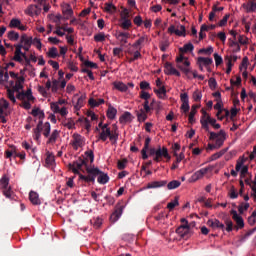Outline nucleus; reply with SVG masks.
<instances>
[{
  "mask_svg": "<svg viewBox=\"0 0 256 256\" xmlns=\"http://www.w3.org/2000/svg\"><path fill=\"white\" fill-rule=\"evenodd\" d=\"M88 175H80V181L84 183H94L96 177L100 185H107L109 183V175L101 171L99 168L93 167L92 169H87Z\"/></svg>",
  "mask_w": 256,
  "mask_h": 256,
  "instance_id": "f257e3e1",
  "label": "nucleus"
},
{
  "mask_svg": "<svg viewBox=\"0 0 256 256\" xmlns=\"http://www.w3.org/2000/svg\"><path fill=\"white\" fill-rule=\"evenodd\" d=\"M88 162H89V160L87 158L79 157L73 163L68 164V167H69L70 171H72L74 173V175H78L79 179L81 180V175H83V174H81V172H79V171H82L83 173H85V170H86V173H87V169H93V168L89 167ZM83 167L85 168V170L83 169Z\"/></svg>",
  "mask_w": 256,
  "mask_h": 256,
  "instance_id": "f03ea898",
  "label": "nucleus"
},
{
  "mask_svg": "<svg viewBox=\"0 0 256 256\" xmlns=\"http://www.w3.org/2000/svg\"><path fill=\"white\" fill-rule=\"evenodd\" d=\"M110 139L112 145H117V141L119 140V132L117 125H113V129H102L99 135L100 141H107V139Z\"/></svg>",
  "mask_w": 256,
  "mask_h": 256,
  "instance_id": "7ed1b4c3",
  "label": "nucleus"
},
{
  "mask_svg": "<svg viewBox=\"0 0 256 256\" xmlns=\"http://www.w3.org/2000/svg\"><path fill=\"white\" fill-rule=\"evenodd\" d=\"M0 189H2L3 195L7 199H15V193L11 190V186H9V178L5 175L0 179Z\"/></svg>",
  "mask_w": 256,
  "mask_h": 256,
  "instance_id": "20e7f679",
  "label": "nucleus"
},
{
  "mask_svg": "<svg viewBox=\"0 0 256 256\" xmlns=\"http://www.w3.org/2000/svg\"><path fill=\"white\" fill-rule=\"evenodd\" d=\"M176 63H177L176 67L180 69V71H182L186 75L188 73H191V69H189V67L191 66V62H189V60L187 59L185 60V57L183 56V54H180V56L176 58Z\"/></svg>",
  "mask_w": 256,
  "mask_h": 256,
  "instance_id": "39448f33",
  "label": "nucleus"
},
{
  "mask_svg": "<svg viewBox=\"0 0 256 256\" xmlns=\"http://www.w3.org/2000/svg\"><path fill=\"white\" fill-rule=\"evenodd\" d=\"M153 111V107L151 105L143 106L139 111L136 112V117L139 123H145L147 121V115Z\"/></svg>",
  "mask_w": 256,
  "mask_h": 256,
  "instance_id": "423d86ee",
  "label": "nucleus"
},
{
  "mask_svg": "<svg viewBox=\"0 0 256 256\" xmlns=\"http://www.w3.org/2000/svg\"><path fill=\"white\" fill-rule=\"evenodd\" d=\"M168 33L170 35H177L178 37H185L187 35L185 26L183 25L180 26V29H176L175 25H170V27L168 28Z\"/></svg>",
  "mask_w": 256,
  "mask_h": 256,
  "instance_id": "0eeeda50",
  "label": "nucleus"
},
{
  "mask_svg": "<svg viewBox=\"0 0 256 256\" xmlns=\"http://www.w3.org/2000/svg\"><path fill=\"white\" fill-rule=\"evenodd\" d=\"M123 209H125L123 205L116 206L115 211L110 216L111 223H117V221H119L120 217L123 215Z\"/></svg>",
  "mask_w": 256,
  "mask_h": 256,
  "instance_id": "6e6552de",
  "label": "nucleus"
},
{
  "mask_svg": "<svg viewBox=\"0 0 256 256\" xmlns=\"http://www.w3.org/2000/svg\"><path fill=\"white\" fill-rule=\"evenodd\" d=\"M200 123L202 125V129L209 133V125L213 127L217 123V120L215 118H211V116H207L206 119H200Z\"/></svg>",
  "mask_w": 256,
  "mask_h": 256,
  "instance_id": "1a4fd4ad",
  "label": "nucleus"
},
{
  "mask_svg": "<svg viewBox=\"0 0 256 256\" xmlns=\"http://www.w3.org/2000/svg\"><path fill=\"white\" fill-rule=\"evenodd\" d=\"M164 72L166 75H175L176 77H181V72L177 69H175V67H173V64H171V62H166L164 65Z\"/></svg>",
  "mask_w": 256,
  "mask_h": 256,
  "instance_id": "9d476101",
  "label": "nucleus"
},
{
  "mask_svg": "<svg viewBox=\"0 0 256 256\" xmlns=\"http://www.w3.org/2000/svg\"><path fill=\"white\" fill-rule=\"evenodd\" d=\"M180 99L182 102L181 110L183 113H189V109H191L189 106V95L187 93H183L180 95Z\"/></svg>",
  "mask_w": 256,
  "mask_h": 256,
  "instance_id": "9b49d317",
  "label": "nucleus"
},
{
  "mask_svg": "<svg viewBox=\"0 0 256 256\" xmlns=\"http://www.w3.org/2000/svg\"><path fill=\"white\" fill-rule=\"evenodd\" d=\"M167 151V147L161 148V146H158V148L156 149V156H154L153 161L159 163V161H161L163 157H167Z\"/></svg>",
  "mask_w": 256,
  "mask_h": 256,
  "instance_id": "f8f14e48",
  "label": "nucleus"
},
{
  "mask_svg": "<svg viewBox=\"0 0 256 256\" xmlns=\"http://www.w3.org/2000/svg\"><path fill=\"white\" fill-rule=\"evenodd\" d=\"M85 145V140H83V136L79 134H74L73 135V141H72V147L77 151L79 147H83Z\"/></svg>",
  "mask_w": 256,
  "mask_h": 256,
  "instance_id": "ddd939ff",
  "label": "nucleus"
},
{
  "mask_svg": "<svg viewBox=\"0 0 256 256\" xmlns=\"http://www.w3.org/2000/svg\"><path fill=\"white\" fill-rule=\"evenodd\" d=\"M232 219L236 222L238 229H243L245 227V222L243 217H241L235 210H231Z\"/></svg>",
  "mask_w": 256,
  "mask_h": 256,
  "instance_id": "4468645a",
  "label": "nucleus"
},
{
  "mask_svg": "<svg viewBox=\"0 0 256 256\" xmlns=\"http://www.w3.org/2000/svg\"><path fill=\"white\" fill-rule=\"evenodd\" d=\"M208 227H211L212 229H221L222 231H225V224L221 223L218 219H210L207 221Z\"/></svg>",
  "mask_w": 256,
  "mask_h": 256,
  "instance_id": "2eb2a0df",
  "label": "nucleus"
},
{
  "mask_svg": "<svg viewBox=\"0 0 256 256\" xmlns=\"http://www.w3.org/2000/svg\"><path fill=\"white\" fill-rule=\"evenodd\" d=\"M176 233L180 235L182 239H187V237H189V225H180L176 229Z\"/></svg>",
  "mask_w": 256,
  "mask_h": 256,
  "instance_id": "dca6fc26",
  "label": "nucleus"
},
{
  "mask_svg": "<svg viewBox=\"0 0 256 256\" xmlns=\"http://www.w3.org/2000/svg\"><path fill=\"white\" fill-rule=\"evenodd\" d=\"M131 121H133L131 112L126 111L119 118V123H121V125H127V123H131Z\"/></svg>",
  "mask_w": 256,
  "mask_h": 256,
  "instance_id": "f3484780",
  "label": "nucleus"
},
{
  "mask_svg": "<svg viewBox=\"0 0 256 256\" xmlns=\"http://www.w3.org/2000/svg\"><path fill=\"white\" fill-rule=\"evenodd\" d=\"M209 168H202L198 171H196L192 176H191V180L195 183V181H199V179H202V177L204 175H206V173H208Z\"/></svg>",
  "mask_w": 256,
  "mask_h": 256,
  "instance_id": "a211bd4d",
  "label": "nucleus"
},
{
  "mask_svg": "<svg viewBox=\"0 0 256 256\" xmlns=\"http://www.w3.org/2000/svg\"><path fill=\"white\" fill-rule=\"evenodd\" d=\"M167 180L153 181L147 184V189H159V187H165Z\"/></svg>",
  "mask_w": 256,
  "mask_h": 256,
  "instance_id": "6ab92c4d",
  "label": "nucleus"
},
{
  "mask_svg": "<svg viewBox=\"0 0 256 256\" xmlns=\"http://www.w3.org/2000/svg\"><path fill=\"white\" fill-rule=\"evenodd\" d=\"M129 37H131L129 32H119L116 35V39H118V41H120L121 45L127 44V40L129 39Z\"/></svg>",
  "mask_w": 256,
  "mask_h": 256,
  "instance_id": "aec40b11",
  "label": "nucleus"
},
{
  "mask_svg": "<svg viewBox=\"0 0 256 256\" xmlns=\"http://www.w3.org/2000/svg\"><path fill=\"white\" fill-rule=\"evenodd\" d=\"M25 83V77L20 76L17 80L16 83L13 86L14 91L16 93H19V91H23V84Z\"/></svg>",
  "mask_w": 256,
  "mask_h": 256,
  "instance_id": "412c9836",
  "label": "nucleus"
},
{
  "mask_svg": "<svg viewBox=\"0 0 256 256\" xmlns=\"http://www.w3.org/2000/svg\"><path fill=\"white\" fill-rule=\"evenodd\" d=\"M29 199L32 205H41V199H39V194L35 191L29 193Z\"/></svg>",
  "mask_w": 256,
  "mask_h": 256,
  "instance_id": "4be33fe9",
  "label": "nucleus"
},
{
  "mask_svg": "<svg viewBox=\"0 0 256 256\" xmlns=\"http://www.w3.org/2000/svg\"><path fill=\"white\" fill-rule=\"evenodd\" d=\"M219 135L216 139L215 145L217 149H220V147H223V143H225V130H220Z\"/></svg>",
  "mask_w": 256,
  "mask_h": 256,
  "instance_id": "5701e85b",
  "label": "nucleus"
},
{
  "mask_svg": "<svg viewBox=\"0 0 256 256\" xmlns=\"http://www.w3.org/2000/svg\"><path fill=\"white\" fill-rule=\"evenodd\" d=\"M197 109H199V105H195V104L192 105L191 111L188 116V121H189V123H191V125H193V123H195V115H197Z\"/></svg>",
  "mask_w": 256,
  "mask_h": 256,
  "instance_id": "b1692460",
  "label": "nucleus"
},
{
  "mask_svg": "<svg viewBox=\"0 0 256 256\" xmlns=\"http://www.w3.org/2000/svg\"><path fill=\"white\" fill-rule=\"evenodd\" d=\"M154 93L159 99H167V89L165 86H162L159 89H154Z\"/></svg>",
  "mask_w": 256,
  "mask_h": 256,
  "instance_id": "393cba45",
  "label": "nucleus"
},
{
  "mask_svg": "<svg viewBox=\"0 0 256 256\" xmlns=\"http://www.w3.org/2000/svg\"><path fill=\"white\" fill-rule=\"evenodd\" d=\"M114 89H117V91H120L121 93H127V86L125 83L121 81H115L113 82Z\"/></svg>",
  "mask_w": 256,
  "mask_h": 256,
  "instance_id": "a878e982",
  "label": "nucleus"
},
{
  "mask_svg": "<svg viewBox=\"0 0 256 256\" xmlns=\"http://www.w3.org/2000/svg\"><path fill=\"white\" fill-rule=\"evenodd\" d=\"M129 55H133L132 57L129 58V63H133L134 61H137L138 59H141V50H136L135 52L128 50Z\"/></svg>",
  "mask_w": 256,
  "mask_h": 256,
  "instance_id": "bb28decb",
  "label": "nucleus"
},
{
  "mask_svg": "<svg viewBox=\"0 0 256 256\" xmlns=\"http://www.w3.org/2000/svg\"><path fill=\"white\" fill-rule=\"evenodd\" d=\"M85 99H87V96L85 94L81 95L78 99L77 102L74 104V109L76 111H79L83 105H85Z\"/></svg>",
  "mask_w": 256,
  "mask_h": 256,
  "instance_id": "cd10ccee",
  "label": "nucleus"
},
{
  "mask_svg": "<svg viewBox=\"0 0 256 256\" xmlns=\"http://www.w3.org/2000/svg\"><path fill=\"white\" fill-rule=\"evenodd\" d=\"M20 45H33V37H28L27 34H23L20 38Z\"/></svg>",
  "mask_w": 256,
  "mask_h": 256,
  "instance_id": "c85d7f7f",
  "label": "nucleus"
},
{
  "mask_svg": "<svg viewBox=\"0 0 256 256\" xmlns=\"http://www.w3.org/2000/svg\"><path fill=\"white\" fill-rule=\"evenodd\" d=\"M104 11L106 13H116L117 12V6L113 5L112 2H107L105 3V8H104Z\"/></svg>",
  "mask_w": 256,
  "mask_h": 256,
  "instance_id": "c756f323",
  "label": "nucleus"
},
{
  "mask_svg": "<svg viewBox=\"0 0 256 256\" xmlns=\"http://www.w3.org/2000/svg\"><path fill=\"white\" fill-rule=\"evenodd\" d=\"M106 115L111 121H113V119L117 117V110L115 107L109 106Z\"/></svg>",
  "mask_w": 256,
  "mask_h": 256,
  "instance_id": "7c9ffc66",
  "label": "nucleus"
},
{
  "mask_svg": "<svg viewBox=\"0 0 256 256\" xmlns=\"http://www.w3.org/2000/svg\"><path fill=\"white\" fill-rule=\"evenodd\" d=\"M57 139H59V130H53L47 141V144H54L56 143Z\"/></svg>",
  "mask_w": 256,
  "mask_h": 256,
  "instance_id": "2f4dec72",
  "label": "nucleus"
},
{
  "mask_svg": "<svg viewBox=\"0 0 256 256\" xmlns=\"http://www.w3.org/2000/svg\"><path fill=\"white\" fill-rule=\"evenodd\" d=\"M198 63H201L204 67H209V65H212L213 63V58L199 57Z\"/></svg>",
  "mask_w": 256,
  "mask_h": 256,
  "instance_id": "473e14b6",
  "label": "nucleus"
},
{
  "mask_svg": "<svg viewBox=\"0 0 256 256\" xmlns=\"http://www.w3.org/2000/svg\"><path fill=\"white\" fill-rule=\"evenodd\" d=\"M195 49V46H193L192 43L185 44L182 48H179L180 53H189Z\"/></svg>",
  "mask_w": 256,
  "mask_h": 256,
  "instance_id": "72a5a7b5",
  "label": "nucleus"
},
{
  "mask_svg": "<svg viewBox=\"0 0 256 256\" xmlns=\"http://www.w3.org/2000/svg\"><path fill=\"white\" fill-rule=\"evenodd\" d=\"M224 9H225L224 7H217L214 5L212 7V11L209 13V21H214L215 13H217V11H223Z\"/></svg>",
  "mask_w": 256,
  "mask_h": 256,
  "instance_id": "f704fd0d",
  "label": "nucleus"
},
{
  "mask_svg": "<svg viewBox=\"0 0 256 256\" xmlns=\"http://www.w3.org/2000/svg\"><path fill=\"white\" fill-rule=\"evenodd\" d=\"M63 15H65L66 19L71 18L73 15V8H71L70 4H66L65 8L63 9Z\"/></svg>",
  "mask_w": 256,
  "mask_h": 256,
  "instance_id": "c9c22d12",
  "label": "nucleus"
},
{
  "mask_svg": "<svg viewBox=\"0 0 256 256\" xmlns=\"http://www.w3.org/2000/svg\"><path fill=\"white\" fill-rule=\"evenodd\" d=\"M179 187H181V182L179 180H172L167 184V189H169V191L177 189Z\"/></svg>",
  "mask_w": 256,
  "mask_h": 256,
  "instance_id": "e433bc0d",
  "label": "nucleus"
},
{
  "mask_svg": "<svg viewBox=\"0 0 256 256\" xmlns=\"http://www.w3.org/2000/svg\"><path fill=\"white\" fill-rule=\"evenodd\" d=\"M121 20H122V23L120 27H122V29H124L125 31L129 30V28L132 27L133 23H131L129 18H122Z\"/></svg>",
  "mask_w": 256,
  "mask_h": 256,
  "instance_id": "4c0bfd02",
  "label": "nucleus"
},
{
  "mask_svg": "<svg viewBox=\"0 0 256 256\" xmlns=\"http://www.w3.org/2000/svg\"><path fill=\"white\" fill-rule=\"evenodd\" d=\"M15 93H17V91H15L14 88H8L7 89V95H8V99H10L11 102L13 103H17V99L15 98Z\"/></svg>",
  "mask_w": 256,
  "mask_h": 256,
  "instance_id": "58836bf2",
  "label": "nucleus"
},
{
  "mask_svg": "<svg viewBox=\"0 0 256 256\" xmlns=\"http://www.w3.org/2000/svg\"><path fill=\"white\" fill-rule=\"evenodd\" d=\"M243 163H244L243 160L240 162L238 161L236 163V171L233 169L230 171V175H232V177H237V171H241V168L243 167Z\"/></svg>",
  "mask_w": 256,
  "mask_h": 256,
  "instance_id": "ea45409f",
  "label": "nucleus"
},
{
  "mask_svg": "<svg viewBox=\"0 0 256 256\" xmlns=\"http://www.w3.org/2000/svg\"><path fill=\"white\" fill-rule=\"evenodd\" d=\"M48 57H50L51 59H56V57H59V52L57 48L55 47L50 48L48 51Z\"/></svg>",
  "mask_w": 256,
  "mask_h": 256,
  "instance_id": "a19ab883",
  "label": "nucleus"
},
{
  "mask_svg": "<svg viewBox=\"0 0 256 256\" xmlns=\"http://www.w3.org/2000/svg\"><path fill=\"white\" fill-rule=\"evenodd\" d=\"M24 95L27 101H31L32 103L35 102V98L33 97V91L31 90V88H28L27 91L24 92Z\"/></svg>",
  "mask_w": 256,
  "mask_h": 256,
  "instance_id": "79ce46f5",
  "label": "nucleus"
},
{
  "mask_svg": "<svg viewBox=\"0 0 256 256\" xmlns=\"http://www.w3.org/2000/svg\"><path fill=\"white\" fill-rule=\"evenodd\" d=\"M19 25H21V20H19L17 18H13L9 23L10 29H15V28L19 27Z\"/></svg>",
  "mask_w": 256,
  "mask_h": 256,
  "instance_id": "37998d69",
  "label": "nucleus"
},
{
  "mask_svg": "<svg viewBox=\"0 0 256 256\" xmlns=\"http://www.w3.org/2000/svg\"><path fill=\"white\" fill-rule=\"evenodd\" d=\"M44 137H49L51 135V124L49 122H46L44 124V132H43Z\"/></svg>",
  "mask_w": 256,
  "mask_h": 256,
  "instance_id": "c03bdc74",
  "label": "nucleus"
},
{
  "mask_svg": "<svg viewBox=\"0 0 256 256\" xmlns=\"http://www.w3.org/2000/svg\"><path fill=\"white\" fill-rule=\"evenodd\" d=\"M177 206H179V199L176 197L172 202L167 204V209L173 211Z\"/></svg>",
  "mask_w": 256,
  "mask_h": 256,
  "instance_id": "a18cd8bd",
  "label": "nucleus"
},
{
  "mask_svg": "<svg viewBox=\"0 0 256 256\" xmlns=\"http://www.w3.org/2000/svg\"><path fill=\"white\" fill-rule=\"evenodd\" d=\"M8 39L10 41H18L19 40V33L15 31L8 32Z\"/></svg>",
  "mask_w": 256,
  "mask_h": 256,
  "instance_id": "49530a36",
  "label": "nucleus"
},
{
  "mask_svg": "<svg viewBox=\"0 0 256 256\" xmlns=\"http://www.w3.org/2000/svg\"><path fill=\"white\" fill-rule=\"evenodd\" d=\"M255 11H256V3L253 2V1L248 2V4H247V12L248 13H253Z\"/></svg>",
  "mask_w": 256,
  "mask_h": 256,
  "instance_id": "de8ad7c7",
  "label": "nucleus"
},
{
  "mask_svg": "<svg viewBox=\"0 0 256 256\" xmlns=\"http://www.w3.org/2000/svg\"><path fill=\"white\" fill-rule=\"evenodd\" d=\"M94 41H96V43H103V41H105V34L104 33H98L94 36Z\"/></svg>",
  "mask_w": 256,
  "mask_h": 256,
  "instance_id": "09e8293b",
  "label": "nucleus"
},
{
  "mask_svg": "<svg viewBox=\"0 0 256 256\" xmlns=\"http://www.w3.org/2000/svg\"><path fill=\"white\" fill-rule=\"evenodd\" d=\"M225 225H226V228L224 229H226L228 233H231V231H233V221H231V219H226Z\"/></svg>",
  "mask_w": 256,
  "mask_h": 256,
  "instance_id": "8fccbe9b",
  "label": "nucleus"
},
{
  "mask_svg": "<svg viewBox=\"0 0 256 256\" xmlns=\"http://www.w3.org/2000/svg\"><path fill=\"white\" fill-rule=\"evenodd\" d=\"M229 197H230V199H237V197H239V193L235 189V186L231 187L230 192H229Z\"/></svg>",
  "mask_w": 256,
  "mask_h": 256,
  "instance_id": "3c124183",
  "label": "nucleus"
},
{
  "mask_svg": "<svg viewBox=\"0 0 256 256\" xmlns=\"http://www.w3.org/2000/svg\"><path fill=\"white\" fill-rule=\"evenodd\" d=\"M91 223L93 224V226L96 229H99V227H101V225H103V220L101 218H95V219L91 220Z\"/></svg>",
  "mask_w": 256,
  "mask_h": 256,
  "instance_id": "603ef678",
  "label": "nucleus"
},
{
  "mask_svg": "<svg viewBox=\"0 0 256 256\" xmlns=\"http://www.w3.org/2000/svg\"><path fill=\"white\" fill-rule=\"evenodd\" d=\"M117 167L120 171H123L127 167V159H122L117 162Z\"/></svg>",
  "mask_w": 256,
  "mask_h": 256,
  "instance_id": "864d4df0",
  "label": "nucleus"
},
{
  "mask_svg": "<svg viewBox=\"0 0 256 256\" xmlns=\"http://www.w3.org/2000/svg\"><path fill=\"white\" fill-rule=\"evenodd\" d=\"M203 97V94L199 91V90H196L194 93H193V99L196 103H199V101H201Z\"/></svg>",
  "mask_w": 256,
  "mask_h": 256,
  "instance_id": "5fc2aeb1",
  "label": "nucleus"
},
{
  "mask_svg": "<svg viewBox=\"0 0 256 256\" xmlns=\"http://www.w3.org/2000/svg\"><path fill=\"white\" fill-rule=\"evenodd\" d=\"M229 17H231L230 14H226L222 20L219 21L218 26L219 27H225L227 25V21H229Z\"/></svg>",
  "mask_w": 256,
  "mask_h": 256,
  "instance_id": "6e6d98bb",
  "label": "nucleus"
},
{
  "mask_svg": "<svg viewBox=\"0 0 256 256\" xmlns=\"http://www.w3.org/2000/svg\"><path fill=\"white\" fill-rule=\"evenodd\" d=\"M247 209H249V203H241L238 207V211L239 213L242 215V213H244V211H247Z\"/></svg>",
  "mask_w": 256,
  "mask_h": 256,
  "instance_id": "4d7b16f0",
  "label": "nucleus"
},
{
  "mask_svg": "<svg viewBox=\"0 0 256 256\" xmlns=\"http://www.w3.org/2000/svg\"><path fill=\"white\" fill-rule=\"evenodd\" d=\"M140 89L142 91L151 90V84H149V82H147V81H142V82H140Z\"/></svg>",
  "mask_w": 256,
  "mask_h": 256,
  "instance_id": "13d9d810",
  "label": "nucleus"
},
{
  "mask_svg": "<svg viewBox=\"0 0 256 256\" xmlns=\"http://www.w3.org/2000/svg\"><path fill=\"white\" fill-rule=\"evenodd\" d=\"M46 163L47 165H53V163H55V156L53 154L47 153Z\"/></svg>",
  "mask_w": 256,
  "mask_h": 256,
  "instance_id": "bf43d9fd",
  "label": "nucleus"
},
{
  "mask_svg": "<svg viewBox=\"0 0 256 256\" xmlns=\"http://www.w3.org/2000/svg\"><path fill=\"white\" fill-rule=\"evenodd\" d=\"M240 178L241 179H245V176L247 175V173H249V167L248 166H243L242 168H240Z\"/></svg>",
  "mask_w": 256,
  "mask_h": 256,
  "instance_id": "052dcab7",
  "label": "nucleus"
},
{
  "mask_svg": "<svg viewBox=\"0 0 256 256\" xmlns=\"http://www.w3.org/2000/svg\"><path fill=\"white\" fill-rule=\"evenodd\" d=\"M249 63V58L246 56L243 58L242 63L239 67L240 71H243V68L247 70V64Z\"/></svg>",
  "mask_w": 256,
  "mask_h": 256,
  "instance_id": "680f3d73",
  "label": "nucleus"
},
{
  "mask_svg": "<svg viewBox=\"0 0 256 256\" xmlns=\"http://www.w3.org/2000/svg\"><path fill=\"white\" fill-rule=\"evenodd\" d=\"M214 60L216 63V67H219V65L223 63V58L217 53L214 54Z\"/></svg>",
  "mask_w": 256,
  "mask_h": 256,
  "instance_id": "e2e57ef3",
  "label": "nucleus"
},
{
  "mask_svg": "<svg viewBox=\"0 0 256 256\" xmlns=\"http://www.w3.org/2000/svg\"><path fill=\"white\" fill-rule=\"evenodd\" d=\"M238 43H240V45H247L249 43V39L243 35H240L238 38Z\"/></svg>",
  "mask_w": 256,
  "mask_h": 256,
  "instance_id": "0e129e2a",
  "label": "nucleus"
},
{
  "mask_svg": "<svg viewBox=\"0 0 256 256\" xmlns=\"http://www.w3.org/2000/svg\"><path fill=\"white\" fill-rule=\"evenodd\" d=\"M140 99L145 100H150L151 99V94H149L148 92H145L144 90H142L140 92Z\"/></svg>",
  "mask_w": 256,
  "mask_h": 256,
  "instance_id": "69168bd1",
  "label": "nucleus"
},
{
  "mask_svg": "<svg viewBox=\"0 0 256 256\" xmlns=\"http://www.w3.org/2000/svg\"><path fill=\"white\" fill-rule=\"evenodd\" d=\"M199 53H205V55H211V53H213V47L210 46L208 48H202L199 50Z\"/></svg>",
  "mask_w": 256,
  "mask_h": 256,
  "instance_id": "338daca9",
  "label": "nucleus"
},
{
  "mask_svg": "<svg viewBox=\"0 0 256 256\" xmlns=\"http://www.w3.org/2000/svg\"><path fill=\"white\" fill-rule=\"evenodd\" d=\"M51 109L53 110L54 113H59V111L61 110V108L59 107V104L56 102H52L50 104Z\"/></svg>",
  "mask_w": 256,
  "mask_h": 256,
  "instance_id": "774afa93",
  "label": "nucleus"
}]
</instances>
